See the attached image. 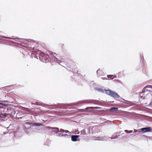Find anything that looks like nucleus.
Segmentation results:
<instances>
[{
	"instance_id": "f257e3e1",
	"label": "nucleus",
	"mask_w": 152,
	"mask_h": 152,
	"mask_svg": "<svg viewBox=\"0 0 152 152\" xmlns=\"http://www.w3.org/2000/svg\"><path fill=\"white\" fill-rule=\"evenodd\" d=\"M92 103L94 104L102 106L104 105L105 102L104 101H99L95 99H87L80 100L76 102H73L70 104H58L60 105V107L64 109L67 108L68 106H75L78 104L83 103Z\"/></svg>"
},
{
	"instance_id": "f03ea898",
	"label": "nucleus",
	"mask_w": 152,
	"mask_h": 152,
	"mask_svg": "<svg viewBox=\"0 0 152 152\" xmlns=\"http://www.w3.org/2000/svg\"><path fill=\"white\" fill-rule=\"evenodd\" d=\"M57 54L51 51H48L46 54L44 53H41L40 54L39 53V57L40 61L43 62L47 63L49 61L48 58L52 59L54 61H57V62H59L56 57Z\"/></svg>"
},
{
	"instance_id": "7ed1b4c3",
	"label": "nucleus",
	"mask_w": 152,
	"mask_h": 152,
	"mask_svg": "<svg viewBox=\"0 0 152 152\" xmlns=\"http://www.w3.org/2000/svg\"><path fill=\"white\" fill-rule=\"evenodd\" d=\"M104 91H105L106 94L111 97L114 98L119 99H120L123 100L125 101V102H124V103L127 104V106H129L132 105V103L131 102L129 101L125 100L123 98L120 97V96L116 92L112 91L110 89L108 90L105 89Z\"/></svg>"
},
{
	"instance_id": "20e7f679",
	"label": "nucleus",
	"mask_w": 152,
	"mask_h": 152,
	"mask_svg": "<svg viewBox=\"0 0 152 152\" xmlns=\"http://www.w3.org/2000/svg\"><path fill=\"white\" fill-rule=\"evenodd\" d=\"M41 126H45V125L42 124L39 122H36L31 121L30 122H27L25 123V127L26 129H30L31 127H40Z\"/></svg>"
},
{
	"instance_id": "39448f33",
	"label": "nucleus",
	"mask_w": 152,
	"mask_h": 152,
	"mask_svg": "<svg viewBox=\"0 0 152 152\" xmlns=\"http://www.w3.org/2000/svg\"><path fill=\"white\" fill-rule=\"evenodd\" d=\"M3 38L5 39H12L14 40H16V39H18L19 40H21L22 39L21 38H12L11 37H5L4 36H2L0 37V43H1L2 42H4L5 43H7L8 44H10L11 43L14 44L15 43V42L11 40H6L4 39Z\"/></svg>"
},
{
	"instance_id": "423d86ee",
	"label": "nucleus",
	"mask_w": 152,
	"mask_h": 152,
	"mask_svg": "<svg viewBox=\"0 0 152 152\" xmlns=\"http://www.w3.org/2000/svg\"><path fill=\"white\" fill-rule=\"evenodd\" d=\"M28 50L31 51V58H33V57L38 59L40 51L38 50H36L34 48H30L28 49Z\"/></svg>"
},
{
	"instance_id": "0eeeda50",
	"label": "nucleus",
	"mask_w": 152,
	"mask_h": 152,
	"mask_svg": "<svg viewBox=\"0 0 152 152\" xmlns=\"http://www.w3.org/2000/svg\"><path fill=\"white\" fill-rule=\"evenodd\" d=\"M42 129L45 130H51L52 132L54 133L55 134H58L60 132V130H59V128L57 127H51L50 126H47L42 128Z\"/></svg>"
},
{
	"instance_id": "6e6552de",
	"label": "nucleus",
	"mask_w": 152,
	"mask_h": 152,
	"mask_svg": "<svg viewBox=\"0 0 152 152\" xmlns=\"http://www.w3.org/2000/svg\"><path fill=\"white\" fill-rule=\"evenodd\" d=\"M32 104H34V105H41L43 107H46V106H51L52 107L53 106H56V104H53L52 105H48V104H45L42 103L41 102H38L37 101H36L35 102H31Z\"/></svg>"
},
{
	"instance_id": "1a4fd4ad",
	"label": "nucleus",
	"mask_w": 152,
	"mask_h": 152,
	"mask_svg": "<svg viewBox=\"0 0 152 152\" xmlns=\"http://www.w3.org/2000/svg\"><path fill=\"white\" fill-rule=\"evenodd\" d=\"M141 88V86L140 85H136L134 86L132 90L131 91V93L135 92Z\"/></svg>"
},
{
	"instance_id": "9d476101",
	"label": "nucleus",
	"mask_w": 152,
	"mask_h": 152,
	"mask_svg": "<svg viewBox=\"0 0 152 152\" xmlns=\"http://www.w3.org/2000/svg\"><path fill=\"white\" fill-rule=\"evenodd\" d=\"M80 135H72L71 137V140L73 142L79 141L80 140L79 138Z\"/></svg>"
},
{
	"instance_id": "9b49d317",
	"label": "nucleus",
	"mask_w": 152,
	"mask_h": 152,
	"mask_svg": "<svg viewBox=\"0 0 152 152\" xmlns=\"http://www.w3.org/2000/svg\"><path fill=\"white\" fill-rule=\"evenodd\" d=\"M152 128L151 127H144L141 129V130L143 133L149 132L151 131Z\"/></svg>"
},
{
	"instance_id": "f8f14e48",
	"label": "nucleus",
	"mask_w": 152,
	"mask_h": 152,
	"mask_svg": "<svg viewBox=\"0 0 152 152\" xmlns=\"http://www.w3.org/2000/svg\"><path fill=\"white\" fill-rule=\"evenodd\" d=\"M101 107H86L85 109H80V110H81L82 112H84L85 111V110H86L87 111H89L91 110H93L94 109H100L101 108Z\"/></svg>"
},
{
	"instance_id": "ddd939ff",
	"label": "nucleus",
	"mask_w": 152,
	"mask_h": 152,
	"mask_svg": "<svg viewBox=\"0 0 152 152\" xmlns=\"http://www.w3.org/2000/svg\"><path fill=\"white\" fill-rule=\"evenodd\" d=\"M56 58L58 59V61L59 62H57V61H54L58 63L59 64H60L61 66H64V65H65V64L64 62V59L61 58H60L59 59L57 58Z\"/></svg>"
},
{
	"instance_id": "4468645a",
	"label": "nucleus",
	"mask_w": 152,
	"mask_h": 152,
	"mask_svg": "<svg viewBox=\"0 0 152 152\" xmlns=\"http://www.w3.org/2000/svg\"><path fill=\"white\" fill-rule=\"evenodd\" d=\"M9 114H7L6 113H0V120H3L5 119L7 116V115Z\"/></svg>"
},
{
	"instance_id": "2eb2a0df",
	"label": "nucleus",
	"mask_w": 152,
	"mask_h": 152,
	"mask_svg": "<svg viewBox=\"0 0 152 152\" xmlns=\"http://www.w3.org/2000/svg\"><path fill=\"white\" fill-rule=\"evenodd\" d=\"M96 73L97 76L98 77L102 76H103L104 75V73L102 71H101L99 69L96 71Z\"/></svg>"
},
{
	"instance_id": "dca6fc26",
	"label": "nucleus",
	"mask_w": 152,
	"mask_h": 152,
	"mask_svg": "<svg viewBox=\"0 0 152 152\" xmlns=\"http://www.w3.org/2000/svg\"><path fill=\"white\" fill-rule=\"evenodd\" d=\"M118 110V108L116 107H113L110 108L109 110L110 111H116Z\"/></svg>"
},
{
	"instance_id": "f3484780",
	"label": "nucleus",
	"mask_w": 152,
	"mask_h": 152,
	"mask_svg": "<svg viewBox=\"0 0 152 152\" xmlns=\"http://www.w3.org/2000/svg\"><path fill=\"white\" fill-rule=\"evenodd\" d=\"M95 90H96L97 91L99 92H101L103 93H104V90L101 88H95Z\"/></svg>"
},
{
	"instance_id": "a211bd4d",
	"label": "nucleus",
	"mask_w": 152,
	"mask_h": 152,
	"mask_svg": "<svg viewBox=\"0 0 152 152\" xmlns=\"http://www.w3.org/2000/svg\"><path fill=\"white\" fill-rule=\"evenodd\" d=\"M60 132L61 133L65 132L67 133H70V132L67 130H64L61 129H60Z\"/></svg>"
},
{
	"instance_id": "6ab92c4d",
	"label": "nucleus",
	"mask_w": 152,
	"mask_h": 152,
	"mask_svg": "<svg viewBox=\"0 0 152 152\" xmlns=\"http://www.w3.org/2000/svg\"><path fill=\"white\" fill-rule=\"evenodd\" d=\"M107 78L110 79H113L115 78V76H114L113 75H107Z\"/></svg>"
},
{
	"instance_id": "aec40b11",
	"label": "nucleus",
	"mask_w": 152,
	"mask_h": 152,
	"mask_svg": "<svg viewBox=\"0 0 152 152\" xmlns=\"http://www.w3.org/2000/svg\"><path fill=\"white\" fill-rule=\"evenodd\" d=\"M102 138V136L97 137L96 138L95 140H97L103 141V139Z\"/></svg>"
},
{
	"instance_id": "412c9836",
	"label": "nucleus",
	"mask_w": 152,
	"mask_h": 152,
	"mask_svg": "<svg viewBox=\"0 0 152 152\" xmlns=\"http://www.w3.org/2000/svg\"><path fill=\"white\" fill-rule=\"evenodd\" d=\"M81 134L83 135H86L87 134V133L86 132L85 129H83L80 132Z\"/></svg>"
},
{
	"instance_id": "4be33fe9",
	"label": "nucleus",
	"mask_w": 152,
	"mask_h": 152,
	"mask_svg": "<svg viewBox=\"0 0 152 152\" xmlns=\"http://www.w3.org/2000/svg\"><path fill=\"white\" fill-rule=\"evenodd\" d=\"M102 138L103 139V141H107L109 138H110L108 136H102Z\"/></svg>"
},
{
	"instance_id": "5701e85b",
	"label": "nucleus",
	"mask_w": 152,
	"mask_h": 152,
	"mask_svg": "<svg viewBox=\"0 0 152 152\" xmlns=\"http://www.w3.org/2000/svg\"><path fill=\"white\" fill-rule=\"evenodd\" d=\"M134 133H136L138 132V133L141 132V129H138V130H136L135 129H134Z\"/></svg>"
},
{
	"instance_id": "b1692460",
	"label": "nucleus",
	"mask_w": 152,
	"mask_h": 152,
	"mask_svg": "<svg viewBox=\"0 0 152 152\" xmlns=\"http://www.w3.org/2000/svg\"><path fill=\"white\" fill-rule=\"evenodd\" d=\"M124 131L125 132L127 133H131L133 132V131L132 130L129 131L128 130H124Z\"/></svg>"
},
{
	"instance_id": "393cba45",
	"label": "nucleus",
	"mask_w": 152,
	"mask_h": 152,
	"mask_svg": "<svg viewBox=\"0 0 152 152\" xmlns=\"http://www.w3.org/2000/svg\"><path fill=\"white\" fill-rule=\"evenodd\" d=\"M113 135L112 137H110L111 139L117 138L118 137V136H116L115 137H113Z\"/></svg>"
},
{
	"instance_id": "a878e982",
	"label": "nucleus",
	"mask_w": 152,
	"mask_h": 152,
	"mask_svg": "<svg viewBox=\"0 0 152 152\" xmlns=\"http://www.w3.org/2000/svg\"><path fill=\"white\" fill-rule=\"evenodd\" d=\"M9 86H6V87H2V88H0V90H3L4 91H7V90H6V88L7 87H9Z\"/></svg>"
},
{
	"instance_id": "bb28decb",
	"label": "nucleus",
	"mask_w": 152,
	"mask_h": 152,
	"mask_svg": "<svg viewBox=\"0 0 152 152\" xmlns=\"http://www.w3.org/2000/svg\"><path fill=\"white\" fill-rule=\"evenodd\" d=\"M26 41H28L30 42H34L35 41L31 39H26Z\"/></svg>"
},
{
	"instance_id": "cd10ccee",
	"label": "nucleus",
	"mask_w": 152,
	"mask_h": 152,
	"mask_svg": "<svg viewBox=\"0 0 152 152\" xmlns=\"http://www.w3.org/2000/svg\"><path fill=\"white\" fill-rule=\"evenodd\" d=\"M62 137H68V135L67 134H62Z\"/></svg>"
},
{
	"instance_id": "c85d7f7f",
	"label": "nucleus",
	"mask_w": 152,
	"mask_h": 152,
	"mask_svg": "<svg viewBox=\"0 0 152 152\" xmlns=\"http://www.w3.org/2000/svg\"><path fill=\"white\" fill-rule=\"evenodd\" d=\"M0 104L4 106H6L7 105V104H4L3 103H2L0 102Z\"/></svg>"
},
{
	"instance_id": "c756f323",
	"label": "nucleus",
	"mask_w": 152,
	"mask_h": 152,
	"mask_svg": "<svg viewBox=\"0 0 152 152\" xmlns=\"http://www.w3.org/2000/svg\"><path fill=\"white\" fill-rule=\"evenodd\" d=\"M143 95H142L139 96L140 97V98L141 99H144V98H145V96H143Z\"/></svg>"
},
{
	"instance_id": "7c9ffc66",
	"label": "nucleus",
	"mask_w": 152,
	"mask_h": 152,
	"mask_svg": "<svg viewBox=\"0 0 152 152\" xmlns=\"http://www.w3.org/2000/svg\"><path fill=\"white\" fill-rule=\"evenodd\" d=\"M12 132H3V134H7L8 133H9V134H11Z\"/></svg>"
},
{
	"instance_id": "2f4dec72",
	"label": "nucleus",
	"mask_w": 152,
	"mask_h": 152,
	"mask_svg": "<svg viewBox=\"0 0 152 152\" xmlns=\"http://www.w3.org/2000/svg\"><path fill=\"white\" fill-rule=\"evenodd\" d=\"M57 135V136H58V137H62V134L60 133H59Z\"/></svg>"
},
{
	"instance_id": "473e14b6",
	"label": "nucleus",
	"mask_w": 152,
	"mask_h": 152,
	"mask_svg": "<svg viewBox=\"0 0 152 152\" xmlns=\"http://www.w3.org/2000/svg\"><path fill=\"white\" fill-rule=\"evenodd\" d=\"M101 79H102L103 80H108V79L106 78V77H101Z\"/></svg>"
},
{
	"instance_id": "72a5a7b5",
	"label": "nucleus",
	"mask_w": 152,
	"mask_h": 152,
	"mask_svg": "<svg viewBox=\"0 0 152 152\" xmlns=\"http://www.w3.org/2000/svg\"><path fill=\"white\" fill-rule=\"evenodd\" d=\"M76 134H78L80 133V132H79L78 131H77L76 132Z\"/></svg>"
},
{
	"instance_id": "f704fd0d",
	"label": "nucleus",
	"mask_w": 152,
	"mask_h": 152,
	"mask_svg": "<svg viewBox=\"0 0 152 152\" xmlns=\"http://www.w3.org/2000/svg\"><path fill=\"white\" fill-rule=\"evenodd\" d=\"M140 59H141V60H142V59L144 58L143 57H142V58L141 55H140Z\"/></svg>"
},
{
	"instance_id": "c9c22d12",
	"label": "nucleus",
	"mask_w": 152,
	"mask_h": 152,
	"mask_svg": "<svg viewBox=\"0 0 152 152\" xmlns=\"http://www.w3.org/2000/svg\"><path fill=\"white\" fill-rule=\"evenodd\" d=\"M69 68H70L71 69V66H70V67H69Z\"/></svg>"
},
{
	"instance_id": "e433bc0d",
	"label": "nucleus",
	"mask_w": 152,
	"mask_h": 152,
	"mask_svg": "<svg viewBox=\"0 0 152 152\" xmlns=\"http://www.w3.org/2000/svg\"><path fill=\"white\" fill-rule=\"evenodd\" d=\"M28 55L29 56H30V53H28Z\"/></svg>"
},
{
	"instance_id": "4c0bfd02",
	"label": "nucleus",
	"mask_w": 152,
	"mask_h": 152,
	"mask_svg": "<svg viewBox=\"0 0 152 152\" xmlns=\"http://www.w3.org/2000/svg\"><path fill=\"white\" fill-rule=\"evenodd\" d=\"M114 102V101H111V102Z\"/></svg>"
},
{
	"instance_id": "58836bf2",
	"label": "nucleus",
	"mask_w": 152,
	"mask_h": 152,
	"mask_svg": "<svg viewBox=\"0 0 152 152\" xmlns=\"http://www.w3.org/2000/svg\"><path fill=\"white\" fill-rule=\"evenodd\" d=\"M43 121L44 122H45V121Z\"/></svg>"
},
{
	"instance_id": "ea45409f",
	"label": "nucleus",
	"mask_w": 152,
	"mask_h": 152,
	"mask_svg": "<svg viewBox=\"0 0 152 152\" xmlns=\"http://www.w3.org/2000/svg\"><path fill=\"white\" fill-rule=\"evenodd\" d=\"M12 86V85H10V86Z\"/></svg>"
}]
</instances>
